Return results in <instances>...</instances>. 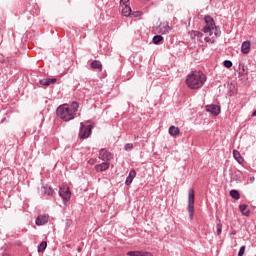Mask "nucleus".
Instances as JSON below:
<instances>
[{
    "label": "nucleus",
    "mask_w": 256,
    "mask_h": 256,
    "mask_svg": "<svg viewBox=\"0 0 256 256\" xmlns=\"http://www.w3.org/2000/svg\"><path fill=\"white\" fill-rule=\"evenodd\" d=\"M205 81H207L205 74L195 71L187 76L186 84L190 89H201L205 85Z\"/></svg>",
    "instance_id": "nucleus-1"
},
{
    "label": "nucleus",
    "mask_w": 256,
    "mask_h": 256,
    "mask_svg": "<svg viewBox=\"0 0 256 256\" xmlns=\"http://www.w3.org/2000/svg\"><path fill=\"white\" fill-rule=\"evenodd\" d=\"M56 115L63 121H71L75 119V115L71 113L69 109V104H62L56 110Z\"/></svg>",
    "instance_id": "nucleus-2"
},
{
    "label": "nucleus",
    "mask_w": 256,
    "mask_h": 256,
    "mask_svg": "<svg viewBox=\"0 0 256 256\" xmlns=\"http://www.w3.org/2000/svg\"><path fill=\"white\" fill-rule=\"evenodd\" d=\"M187 211L189 213L190 221H193V215H195V190L190 188L188 190V206Z\"/></svg>",
    "instance_id": "nucleus-3"
},
{
    "label": "nucleus",
    "mask_w": 256,
    "mask_h": 256,
    "mask_svg": "<svg viewBox=\"0 0 256 256\" xmlns=\"http://www.w3.org/2000/svg\"><path fill=\"white\" fill-rule=\"evenodd\" d=\"M204 21L206 25L203 27L202 33H205L206 35H209V37H211V35H213V31H215V20L213 19V17L206 15L204 17Z\"/></svg>",
    "instance_id": "nucleus-4"
},
{
    "label": "nucleus",
    "mask_w": 256,
    "mask_h": 256,
    "mask_svg": "<svg viewBox=\"0 0 256 256\" xmlns=\"http://www.w3.org/2000/svg\"><path fill=\"white\" fill-rule=\"evenodd\" d=\"M92 131H93V125L89 124L85 126V124L81 122L78 136L80 139H87L88 137L91 136Z\"/></svg>",
    "instance_id": "nucleus-5"
},
{
    "label": "nucleus",
    "mask_w": 256,
    "mask_h": 256,
    "mask_svg": "<svg viewBox=\"0 0 256 256\" xmlns=\"http://www.w3.org/2000/svg\"><path fill=\"white\" fill-rule=\"evenodd\" d=\"M59 196L63 200L64 205H67V202L71 199V190H69V186H60Z\"/></svg>",
    "instance_id": "nucleus-6"
},
{
    "label": "nucleus",
    "mask_w": 256,
    "mask_h": 256,
    "mask_svg": "<svg viewBox=\"0 0 256 256\" xmlns=\"http://www.w3.org/2000/svg\"><path fill=\"white\" fill-rule=\"evenodd\" d=\"M206 111L217 117L221 113V107L215 104L206 105Z\"/></svg>",
    "instance_id": "nucleus-7"
},
{
    "label": "nucleus",
    "mask_w": 256,
    "mask_h": 256,
    "mask_svg": "<svg viewBox=\"0 0 256 256\" xmlns=\"http://www.w3.org/2000/svg\"><path fill=\"white\" fill-rule=\"evenodd\" d=\"M169 31H171L169 23H160L158 26V33H161V35H167Z\"/></svg>",
    "instance_id": "nucleus-8"
},
{
    "label": "nucleus",
    "mask_w": 256,
    "mask_h": 256,
    "mask_svg": "<svg viewBox=\"0 0 256 256\" xmlns=\"http://www.w3.org/2000/svg\"><path fill=\"white\" fill-rule=\"evenodd\" d=\"M111 154L110 152L105 151L104 149H101L99 152V159H102L104 162H110L111 161Z\"/></svg>",
    "instance_id": "nucleus-9"
},
{
    "label": "nucleus",
    "mask_w": 256,
    "mask_h": 256,
    "mask_svg": "<svg viewBox=\"0 0 256 256\" xmlns=\"http://www.w3.org/2000/svg\"><path fill=\"white\" fill-rule=\"evenodd\" d=\"M40 85H44L45 87H49V85H53L57 83V78H44L39 81Z\"/></svg>",
    "instance_id": "nucleus-10"
},
{
    "label": "nucleus",
    "mask_w": 256,
    "mask_h": 256,
    "mask_svg": "<svg viewBox=\"0 0 256 256\" xmlns=\"http://www.w3.org/2000/svg\"><path fill=\"white\" fill-rule=\"evenodd\" d=\"M137 176V172L135 169H131L128 177L126 178L125 185H131L133 183V179Z\"/></svg>",
    "instance_id": "nucleus-11"
},
{
    "label": "nucleus",
    "mask_w": 256,
    "mask_h": 256,
    "mask_svg": "<svg viewBox=\"0 0 256 256\" xmlns=\"http://www.w3.org/2000/svg\"><path fill=\"white\" fill-rule=\"evenodd\" d=\"M241 51L244 55L249 54L251 51V42L250 41H244L241 46Z\"/></svg>",
    "instance_id": "nucleus-12"
},
{
    "label": "nucleus",
    "mask_w": 256,
    "mask_h": 256,
    "mask_svg": "<svg viewBox=\"0 0 256 256\" xmlns=\"http://www.w3.org/2000/svg\"><path fill=\"white\" fill-rule=\"evenodd\" d=\"M109 162H103L101 164H98L95 166V170L97 171V173H101L103 171H107V169H109Z\"/></svg>",
    "instance_id": "nucleus-13"
},
{
    "label": "nucleus",
    "mask_w": 256,
    "mask_h": 256,
    "mask_svg": "<svg viewBox=\"0 0 256 256\" xmlns=\"http://www.w3.org/2000/svg\"><path fill=\"white\" fill-rule=\"evenodd\" d=\"M48 221H49L48 216L41 215L36 218V225L38 226L45 225L46 223H48Z\"/></svg>",
    "instance_id": "nucleus-14"
},
{
    "label": "nucleus",
    "mask_w": 256,
    "mask_h": 256,
    "mask_svg": "<svg viewBox=\"0 0 256 256\" xmlns=\"http://www.w3.org/2000/svg\"><path fill=\"white\" fill-rule=\"evenodd\" d=\"M247 207H248L247 204H241L239 206L240 213H242L244 217H249V215H251V210H249Z\"/></svg>",
    "instance_id": "nucleus-15"
},
{
    "label": "nucleus",
    "mask_w": 256,
    "mask_h": 256,
    "mask_svg": "<svg viewBox=\"0 0 256 256\" xmlns=\"http://www.w3.org/2000/svg\"><path fill=\"white\" fill-rule=\"evenodd\" d=\"M133 13V10L131 9V6L129 5H125L123 8H122V15L124 17H131Z\"/></svg>",
    "instance_id": "nucleus-16"
},
{
    "label": "nucleus",
    "mask_w": 256,
    "mask_h": 256,
    "mask_svg": "<svg viewBox=\"0 0 256 256\" xmlns=\"http://www.w3.org/2000/svg\"><path fill=\"white\" fill-rule=\"evenodd\" d=\"M90 67L92 69H98L99 71H103V64H101V61L99 60L92 61Z\"/></svg>",
    "instance_id": "nucleus-17"
},
{
    "label": "nucleus",
    "mask_w": 256,
    "mask_h": 256,
    "mask_svg": "<svg viewBox=\"0 0 256 256\" xmlns=\"http://www.w3.org/2000/svg\"><path fill=\"white\" fill-rule=\"evenodd\" d=\"M69 110L71 111V113L73 115H75V113H77V111H79V103L78 102H72L69 106Z\"/></svg>",
    "instance_id": "nucleus-18"
},
{
    "label": "nucleus",
    "mask_w": 256,
    "mask_h": 256,
    "mask_svg": "<svg viewBox=\"0 0 256 256\" xmlns=\"http://www.w3.org/2000/svg\"><path fill=\"white\" fill-rule=\"evenodd\" d=\"M233 155H234V159H236L237 163H239L241 165L243 163V156H241V153H239V151H237V150H234Z\"/></svg>",
    "instance_id": "nucleus-19"
},
{
    "label": "nucleus",
    "mask_w": 256,
    "mask_h": 256,
    "mask_svg": "<svg viewBox=\"0 0 256 256\" xmlns=\"http://www.w3.org/2000/svg\"><path fill=\"white\" fill-rule=\"evenodd\" d=\"M180 133L179 127L170 126L169 127V134L172 135V137L177 136Z\"/></svg>",
    "instance_id": "nucleus-20"
},
{
    "label": "nucleus",
    "mask_w": 256,
    "mask_h": 256,
    "mask_svg": "<svg viewBox=\"0 0 256 256\" xmlns=\"http://www.w3.org/2000/svg\"><path fill=\"white\" fill-rule=\"evenodd\" d=\"M42 193H44V195L51 196L55 193V190H53V188H51V187L44 186V187H42Z\"/></svg>",
    "instance_id": "nucleus-21"
},
{
    "label": "nucleus",
    "mask_w": 256,
    "mask_h": 256,
    "mask_svg": "<svg viewBox=\"0 0 256 256\" xmlns=\"http://www.w3.org/2000/svg\"><path fill=\"white\" fill-rule=\"evenodd\" d=\"M230 197H232V199H235L236 201H239V199H241V195L239 194V191H237V190H231Z\"/></svg>",
    "instance_id": "nucleus-22"
},
{
    "label": "nucleus",
    "mask_w": 256,
    "mask_h": 256,
    "mask_svg": "<svg viewBox=\"0 0 256 256\" xmlns=\"http://www.w3.org/2000/svg\"><path fill=\"white\" fill-rule=\"evenodd\" d=\"M161 41H163V36H161V35H155L152 38V43H154V45H159V43H161Z\"/></svg>",
    "instance_id": "nucleus-23"
},
{
    "label": "nucleus",
    "mask_w": 256,
    "mask_h": 256,
    "mask_svg": "<svg viewBox=\"0 0 256 256\" xmlns=\"http://www.w3.org/2000/svg\"><path fill=\"white\" fill-rule=\"evenodd\" d=\"M47 249V241H43L38 246V253H43Z\"/></svg>",
    "instance_id": "nucleus-24"
},
{
    "label": "nucleus",
    "mask_w": 256,
    "mask_h": 256,
    "mask_svg": "<svg viewBox=\"0 0 256 256\" xmlns=\"http://www.w3.org/2000/svg\"><path fill=\"white\" fill-rule=\"evenodd\" d=\"M216 233L217 235H221L222 231H223V224H221V220H218L217 224H216Z\"/></svg>",
    "instance_id": "nucleus-25"
},
{
    "label": "nucleus",
    "mask_w": 256,
    "mask_h": 256,
    "mask_svg": "<svg viewBox=\"0 0 256 256\" xmlns=\"http://www.w3.org/2000/svg\"><path fill=\"white\" fill-rule=\"evenodd\" d=\"M223 65L226 67V69H231L233 67V62H231V60H225Z\"/></svg>",
    "instance_id": "nucleus-26"
},
{
    "label": "nucleus",
    "mask_w": 256,
    "mask_h": 256,
    "mask_svg": "<svg viewBox=\"0 0 256 256\" xmlns=\"http://www.w3.org/2000/svg\"><path fill=\"white\" fill-rule=\"evenodd\" d=\"M136 256H151V252L136 251Z\"/></svg>",
    "instance_id": "nucleus-27"
},
{
    "label": "nucleus",
    "mask_w": 256,
    "mask_h": 256,
    "mask_svg": "<svg viewBox=\"0 0 256 256\" xmlns=\"http://www.w3.org/2000/svg\"><path fill=\"white\" fill-rule=\"evenodd\" d=\"M125 151H132L133 149V143H127L124 146Z\"/></svg>",
    "instance_id": "nucleus-28"
},
{
    "label": "nucleus",
    "mask_w": 256,
    "mask_h": 256,
    "mask_svg": "<svg viewBox=\"0 0 256 256\" xmlns=\"http://www.w3.org/2000/svg\"><path fill=\"white\" fill-rule=\"evenodd\" d=\"M141 15H143V12H141V11H134V12H132L130 17H141Z\"/></svg>",
    "instance_id": "nucleus-29"
},
{
    "label": "nucleus",
    "mask_w": 256,
    "mask_h": 256,
    "mask_svg": "<svg viewBox=\"0 0 256 256\" xmlns=\"http://www.w3.org/2000/svg\"><path fill=\"white\" fill-rule=\"evenodd\" d=\"M214 35L215 37H221V30L217 26L214 27Z\"/></svg>",
    "instance_id": "nucleus-30"
},
{
    "label": "nucleus",
    "mask_w": 256,
    "mask_h": 256,
    "mask_svg": "<svg viewBox=\"0 0 256 256\" xmlns=\"http://www.w3.org/2000/svg\"><path fill=\"white\" fill-rule=\"evenodd\" d=\"M245 255V246H241L238 252V256H243Z\"/></svg>",
    "instance_id": "nucleus-31"
},
{
    "label": "nucleus",
    "mask_w": 256,
    "mask_h": 256,
    "mask_svg": "<svg viewBox=\"0 0 256 256\" xmlns=\"http://www.w3.org/2000/svg\"><path fill=\"white\" fill-rule=\"evenodd\" d=\"M195 37L201 38L203 37V32L196 31L194 32Z\"/></svg>",
    "instance_id": "nucleus-32"
},
{
    "label": "nucleus",
    "mask_w": 256,
    "mask_h": 256,
    "mask_svg": "<svg viewBox=\"0 0 256 256\" xmlns=\"http://www.w3.org/2000/svg\"><path fill=\"white\" fill-rule=\"evenodd\" d=\"M128 256H136V251H129L127 252Z\"/></svg>",
    "instance_id": "nucleus-33"
},
{
    "label": "nucleus",
    "mask_w": 256,
    "mask_h": 256,
    "mask_svg": "<svg viewBox=\"0 0 256 256\" xmlns=\"http://www.w3.org/2000/svg\"><path fill=\"white\" fill-rule=\"evenodd\" d=\"M126 3H129V0H120V5H127Z\"/></svg>",
    "instance_id": "nucleus-34"
},
{
    "label": "nucleus",
    "mask_w": 256,
    "mask_h": 256,
    "mask_svg": "<svg viewBox=\"0 0 256 256\" xmlns=\"http://www.w3.org/2000/svg\"><path fill=\"white\" fill-rule=\"evenodd\" d=\"M204 41H205L206 43H209V41H211V38L205 37V38H204Z\"/></svg>",
    "instance_id": "nucleus-35"
},
{
    "label": "nucleus",
    "mask_w": 256,
    "mask_h": 256,
    "mask_svg": "<svg viewBox=\"0 0 256 256\" xmlns=\"http://www.w3.org/2000/svg\"><path fill=\"white\" fill-rule=\"evenodd\" d=\"M236 173V177H239V175H241V172H235Z\"/></svg>",
    "instance_id": "nucleus-36"
},
{
    "label": "nucleus",
    "mask_w": 256,
    "mask_h": 256,
    "mask_svg": "<svg viewBox=\"0 0 256 256\" xmlns=\"http://www.w3.org/2000/svg\"><path fill=\"white\" fill-rule=\"evenodd\" d=\"M232 180L237 181V178H235V176H232Z\"/></svg>",
    "instance_id": "nucleus-37"
},
{
    "label": "nucleus",
    "mask_w": 256,
    "mask_h": 256,
    "mask_svg": "<svg viewBox=\"0 0 256 256\" xmlns=\"http://www.w3.org/2000/svg\"><path fill=\"white\" fill-rule=\"evenodd\" d=\"M231 234H232V235H236V232H232Z\"/></svg>",
    "instance_id": "nucleus-38"
}]
</instances>
